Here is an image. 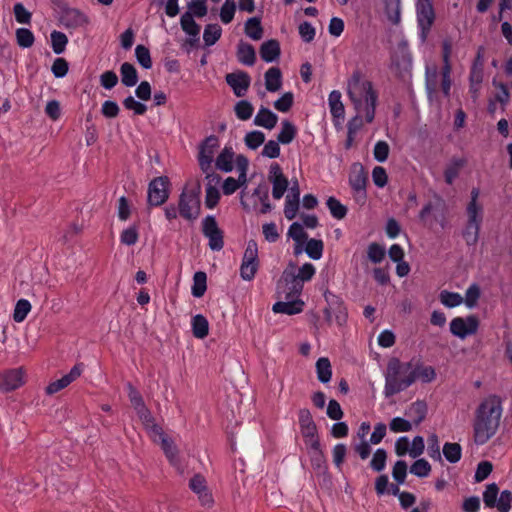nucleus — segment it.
<instances>
[{"label": "nucleus", "mask_w": 512, "mask_h": 512, "mask_svg": "<svg viewBox=\"0 0 512 512\" xmlns=\"http://www.w3.org/2000/svg\"><path fill=\"white\" fill-rule=\"evenodd\" d=\"M346 93L354 110L365 115L366 123L373 122L379 95L374 84L361 70H354L347 79Z\"/></svg>", "instance_id": "nucleus-1"}, {"label": "nucleus", "mask_w": 512, "mask_h": 512, "mask_svg": "<svg viewBox=\"0 0 512 512\" xmlns=\"http://www.w3.org/2000/svg\"><path fill=\"white\" fill-rule=\"evenodd\" d=\"M501 415L502 404L499 397L490 395L481 401L473 423L474 441L477 445L485 444L495 435Z\"/></svg>", "instance_id": "nucleus-2"}, {"label": "nucleus", "mask_w": 512, "mask_h": 512, "mask_svg": "<svg viewBox=\"0 0 512 512\" xmlns=\"http://www.w3.org/2000/svg\"><path fill=\"white\" fill-rule=\"evenodd\" d=\"M414 359L409 362H401L398 358H392L387 364L385 374V397L398 394L415 382L413 375Z\"/></svg>", "instance_id": "nucleus-3"}, {"label": "nucleus", "mask_w": 512, "mask_h": 512, "mask_svg": "<svg viewBox=\"0 0 512 512\" xmlns=\"http://www.w3.org/2000/svg\"><path fill=\"white\" fill-rule=\"evenodd\" d=\"M201 184L198 180L187 182L179 196V214L188 221H193L200 215Z\"/></svg>", "instance_id": "nucleus-4"}, {"label": "nucleus", "mask_w": 512, "mask_h": 512, "mask_svg": "<svg viewBox=\"0 0 512 512\" xmlns=\"http://www.w3.org/2000/svg\"><path fill=\"white\" fill-rule=\"evenodd\" d=\"M240 203L246 211H255L260 214H267L272 210L268 189L265 185H259L255 188L252 195L246 194L244 190L241 191Z\"/></svg>", "instance_id": "nucleus-5"}, {"label": "nucleus", "mask_w": 512, "mask_h": 512, "mask_svg": "<svg viewBox=\"0 0 512 512\" xmlns=\"http://www.w3.org/2000/svg\"><path fill=\"white\" fill-rule=\"evenodd\" d=\"M147 433L154 442L160 443L161 448L170 464L180 473H183V467L178 455V449L173 440L164 433L163 429L158 424L148 429Z\"/></svg>", "instance_id": "nucleus-6"}, {"label": "nucleus", "mask_w": 512, "mask_h": 512, "mask_svg": "<svg viewBox=\"0 0 512 512\" xmlns=\"http://www.w3.org/2000/svg\"><path fill=\"white\" fill-rule=\"evenodd\" d=\"M452 69H448V67H441L440 72L435 65H426L425 77H426V86L429 94H432L437 86V79L440 75V88L445 97L450 96L452 80H451Z\"/></svg>", "instance_id": "nucleus-7"}, {"label": "nucleus", "mask_w": 512, "mask_h": 512, "mask_svg": "<svg viewBox=\"0 0 512 512\" xmlns=\"http://www.w3.org/2000/svg\"><path fill=\"white\" fill-rule=\"evenodd\" d=\"M219 148V140L216 136L207 137L200 145L197 160L199 167L203 173H214L212 171V163L214 162L215 153Z\"/></svg>", "instance_id": "nucleus-8"}, {"label": "nucleus", "mask_w": 512, "mask_h": 512, "mask_svg": "<svg viewBox=\"0 0 512 512\" xmlns=\"http://www.w3.org/2000/svg\"><path fill=\"white\" fill-rule=\"evenodd\" d=\"M170 181L166 176L154 178L148 185L147 201L151 206H160L169 197Z\"/></svg>", "instance_id": "nucleus-9"}, {"label": "nucleus", "mask_w": 512, "mask_h": 512, "mask_svg": "<svg viewBox=\"0 0 512 512\" xmlns=\"http://www.w3.org/2000/svg\"><path fill=\"white\" fill-rule=\"evenodd\" d=\"M259 262H258V246L254 240H250L247 243L246 249L244 251L241 267H240V275L244 280H251L254 278L257 270H258Z\"/></svg>", "instance_id": "nucleus-10"}, {"label": "nucleus", "mask_w": 512, "mask_h": 512, "mask_svg": "<svg viewBox=\"0 0 512 512\" xmlns=\"http://www.w3.org/2000/svg\"><path fill=\"white\" fill-rule=\"evenodd\" d=\"M301 290H290L285 300L277 301L272 307L276 314L294 315L301 313L304 309V301L300 298Z\"/></svg>", "instance_id": "nucleus-11"}, {"label": "nucleus", "mask_w": 512, "mask_h": 512, "mask_svg": "<svg viewBox=\"0 0 512 512\" xmlns=\"http://www.w3.org/2000/svg\"><path fill=\"white\" fill-rule=\"evenodd\" d=\"M418 26L421 30V38L424 41L434 22L435 14L431 0H418L416 3Z\"/></svg>", "instance_id": "nucleus-12"}, {"label": "nucleus", "mask_w": 512, "mask_h": 512, "mask_svg": "<svg viewBox=\"0 0 512 512\" xmlns=\"http://www.w3.org/2000/svg\"><path fill=\"white\" fill-rule=\"evenodd\" d=\"M202 232L209 240L210 249L220 251L223 248V232L218 227L214 216L208 215L202 220Z\"/></svg>", "instance_id": "nucleus-13"}, {"label": "nucleus", "mask_w": 512, "mask_h": 512, "mask_svg": "<svg viewBox=\"0 0 512 512\" xmlns=\"http://www.w3.org/2000/svg\"><path fill=\"white\" fill-rule=\"evenodd\" d=\"M268 180L272 184V196L274 199H281L288 189V179L283 174L278 163H272L269 167Z\"/></svg>", "instance_id": "nucleus-14"}, {"label": "nucleus", "mask_w": 512, "mask_h": 512, "mask_svg": "<svg viewBox=\"0 0 512 512\" xmlns=\"http://www.w3.org/2000/svg\"><path fill=\"white\" fill-rule=\"evenodd\" d=\"M84 371V364L77 363L71 370L63 375L60 379L50 382L46 388L45 393L47 395H53L69 386L72 382L78 379Z\"/></svg>", "instance_id": "nucleus-15"}, {"label": "nucleus", "mask_w": 512, "mask_h": 512, "mask_svg": "<svg viewBox=\"0 0 512 512\" xmlns=\"http://www.w3.org/2000/svg\"><path fill=\"white\" fill-rule=\"evenodd\" d=\"M478 326V320L473 316L467 317L466 319L456 317L450 322V331L454 336L465 339L475 334L478 330Z\"/></svg>", "instance_id": "nucleus-16"}, {"label": "nucleus", "mask_w": 512, "mask_h": 512, "mask_svg": "<svg viewBox=\"0 0 512 512\" xmlns=\"http://www.w3.org/2000/svg\"><path fill=\"white\" fill-rule=\"evenodd\" d=\"M189 488L197 495L200 504L204 507L212 506L213 496L207 486L205 478L200 474H195L189 480Z\"/></svg>", "instance_id": "nucleus-17"}, {"label": "nucleus", "mask_w": 512, "mask_h": 512, "mask_svg": "<svg viewBox=\"0 0 512 512\" xmlns=\"http://www.w3.org/2000/svg\"><path fill=\"white\" fill-rule=\"evenodd\" d=\"M24 384V372L21 368H14L0 373V391L10 392Z\"/></svg>", "instance_id": "nucleus-18"}, {"label": "nucleus", "mask_w": 512, "mask_h": 512, "mask_svg": "<svg viewBox=\"0 0 512 512\" xmlns=\"http://www.w3.org/2000/svg\"><path fill=\"white\" fill-rule=\"evenodd\" d=\"M480 190H471L470 201L466 207L467 222L469 224L481 225L483 221V205L479 202Z\"/></svg>", "instance_id": "nucleus-19"}, {"label": "nucleus", "mask_w": 512, "mask_h": 512, "mask_svg": "<svg viewBox=\"0 0 512 512\" xmlns=\"http://www.w3.org/2000/svg\"><path fill=\"white\" fill-rule=\"evenodd\" d=\"M367 177L361 166H356L350 173L349 184L355 193L358 201H364L366 198Z\"/></svg>", "instance_id": "nucleus-20"}, {"label": "nucleus", "mask_w": 512, "mask_h": 512, "mask_svg": "<svg viewBox=\"0 0 512 512\" xmlns=\"http://www.w3.org/2000/svg\"><path fill=\"white\" fill-rule=\"evenodd\" d=\"M207 184L205 188V205L209 209H213L219 202L220 192L218 184L220 183V176L216 173H208L206 175Z\"/></svg>", "instance_id": "nucleus-21"}, {"label": "nucleus", "mask_w": 512, "mask_h": 512, "mask_svg": "<svg viewBox=\"0 0 512 512\" xmlns=\"http://www.w3.org/2000/svg\"><path fill=\"white\" fill-rule=\"evenodd\" d=\"M226 82L237 97H242L250 86L251 78L245 72L230 73L226 75Z\"/></svg>", "instance_id": "nucleus-22"}, {"label": "nucleus", "mask_w": 512, "mask_h": 512, "mask_svg": "<svg viewBox=\"0 0 512 512\" xmlns=\"http://www.w3.org/2000/svg\"><path fill=\"white\" fill-rule=\"evenodd\" d=\"M61 23L66 28L76 29L88 23V18L77 9H67L62 13Z\"/></svg>", "instance_id": "nucleus-23"}, {"label": "nucleus", "mask_w": 512, "mask_h": 512, "mask_svg": "<svg viewBox=\"0 0 512 512\" xmlns=\"http://www.w3.org/2000/svg\"><path fill=\"white\" fill-rule=\"evenodd\" d=\"M428 407L425 401L416 400L405 411V415L412 424L418 426L426 418Z\"/></svg>", "instance_id": "nucleus-24"}, {"label": "nucleus", "mask_w": 512, "mask_h": 512, "mask_svg": "<svg viewBox=\"0 0 512 512\" xmlns=\"http://www.w3.org/2000/svg\"><path fill=\"white\" fill-rule=\"evenodd\" d=\"M131 404L146 431L150 429L152 426L156 425L155 419L151 414L150 410L145 405L142 396L139 397L138 399H134L133 401H131Z\"/></svg>", "instance_id": "nucleus-25"}, {"label": "nucleus", "mask_w": 512, "mask_h": 512, "mask_svg": "<svg viewBox=\"0 0 512 512\" xmlns=\"http://www.w3.org/2000/svg\"><path fill=\"white\" fill-rule=\"evenodd\" d=\"M278 122V116L266 107H260L255 118L254 124L268 130L275 128Z\"/></svg>", "instance_id": "nucleus-26"}, {"label": "nucleus", "mask_w": 512, "mask_h": 512, "mask_svg": "<svg viewBox=\"0 0 512 512\" xmlns=\"http://www.w3.org/2000/svg\"><path fill=\"white\" fill-rule=\"evenodd\" d=\"M234 157L233 148L225 146L215 159L216 168L226 173L231 172L234 168Z\"/></svg>", "instance_id": "nucleus-27"}, {"label": "nucleus", "mask_w": 512, "mask_h": 512, "mask_svg": "<svg viewBox=\"0 0 512 512\" xmlns=\"http://www.w3.org/2000/svg\"><path fill=\"white\" fill-rule=\"evenodd\" d=\"M287 234L296 243L295 251H294L295 254L298 255V254L302 253L303 246L308 238V235L305 232L303 225L298 222L292 223L288 229Z\"/></svg>", "instance_id": "nucleus-28"}, {"label": "nucleus", "mask_w": 512, "mask_h": 512, "mask_svg": "<svg viewBox=\"0 0 512 512\" xmlns=\"http://www.w3.org/2000/svg\"><path fill=\"white\" fill-rule=\"evenodd\" d=\"M265 88L268 92H277L282 87V73L278 67L269 68L264 74Z\"/></svg>", "instance_id": "nucleus-29"}, {"label": "nucleus", "mask_w": 512, "mask_h": 512, "mask_svg": "<svg viewBox=\"0 0 512 512\" xmlns=\"http://www.w3.org/2000/svg\"><path fill=\"white\" fill-rule=\"evenodd\" d=\"M328 106L331 115L337 119H344L345 108L342 102V95L340 91L333 90L328 96Z\"/></svg>", "instance_id": "nucleus-30"}, {"label": "nucleus", "mask_w": 512, "mask_h": 512, "mask_svg": "<svg viewBox=\"0 0 512 512\" xmlns=\"http://www.w3.org/2000/svg\"><path fill=\"white\" fill-rule=\"evenodd\" d=\"M413 375L415 377V381L419 379L423 383H430L436 377V373L433 367L423 365V363L420 360L415 359L413 366Z\"/></svg>", "instance_id": "nucleus-31"}, {"label": "nucleus", "mask_w": 512, "mask_h": 512, "mask_svg": "<svg viewBox=\"0 0 512 512\" xmlns=\"http://www.w3.org/2000/svg\"><path fill=\"white\" fill-rule=\"evenodd\" d=\"M316 374L317 379L322 384H327L331 381L332 378V366L331 362L327 357H320L316 361Z\"/></svg>", "instance_id": "nucleus-32"}, {"label": "nucleus", "mask_w": 512, "mask_h": 512, "mask_svg": "<svg viewBox=\"0 0 512 512\" xmlns=\"http://www.w3.org/2000/svg\"><path fill=\"white\" fill-rule=\"evenodd\" d=\"M261 58L265 62H273L278 59L280 55V45L276 40H268L261 45L260 48Z\"/></svg>", "instance_id": "nucleus-33"}, {"label": "nucleus", "mask_w": 512, "mask_h": 512, "mask_svg": "<svg viewBox=\"0 0 512 512\" xmlns=\"http://www.w3.org/2000/svg\"><path fill=\"white\" fill-rule=\"evenodd\" d=\"M191 328L194 337L203 339L209 333L208 320L202 314H197L191 319Z\"/></svg>", "instance_id": "nucleus-34"}, {"label": "nucleus", "mask_w": 512, "mask_h": 512, "mask_svg": "<svg viewBox=\"0 0 512 512\" xmlns=\"http://www.w3.org/2000/svg\"><path fill=\"white\" fill-rule=\"evenodd\" d=\"M237 58L242 64L252 66L256 59L253 46L245 42H240L237 48Z\"/></svg>", "instance_id": "nucleus-35"}, {"label": "nucleus", "mask_w": 512, "mask_h": 512, "mask_svg": "<svg viewBox=\"0 0 512 512\" xmlns=\"http://www.w3.org/2000/svg\"><path fill=\"white\" fill-rule=\"evenodd\" d=\"M121 82L126 87H133L138 82V74L136 68L125 62L120 67Z\"/></svg>", "instance_id": "nucleus-36"}, {"label": "nucleus", "mask_w": 512, "mask_h": 512, "mask_svg": "<svg viewBox=\"0 0 512 512\" xmlns=\"http://www.w3.org/2000/svg\"><path fill=\"white\" fill-rule=\"evenodd\" d=\"M442 453L449 463L455 464L459 462L462 457V447L458 443L446 442L443 445Z\"/></svg>", "instance_id": "nucleus-37"}, {"label": "nucleus", "mask_w": 512, "mask_h": 512, "mask_svg": "<svg viewBox=\"0 0 512 512\" xmlns=\"http://www.w3.org/2000/svg\"><path fill=\"white\" fill-rule=\"evenodd\" d=\"M32 309V305L27 299H19L14 307L12 318L16 323L23 322Z\"/></svg>", "instance_id": "nucleus-38"}, {"label": "nucleus", "mask_w": 512, "mask_h": 512, "mask_svg": "<svg viewBox=\"0 0 512 512\" xmlns=\"http://www.w3.org/2000/svg\"><path fill=\"white\" fill-rule=\"evenodd\" d=\"M465 160L462 158H454L450 161L444 171L445 181L448 184H452L457 178L460 169L465 165Z\"/></svg>", "instance_id": "nucleus-39"}, {"label": "nucleus", "mask_w": 512, "mask_h": 512, "mask_svg": "<svg viewBox=\"0 0 512 512\" xmlns=\"http://www.w3.org/2000/svg\"><path fill=\"white\" fill-rule=\"evenodd\" d=\"M323 249V241L319 239L307 240L305 247L303 246V250H305L307 255L313 260H319L322 257Z\"/></svg>", "instance_id": "nucleus-40"}, {"label": "nucleus", "mask_w": 512, "mask_h": 512, "mask_svg": "<svg viewBox=\"0 0 512 512\" xmlns=\"http://www.w3.org/2000/svg\"><path fill=\"white\" fill-rule=\"evenodd\" d=\"M296 134V127L289 121H283L277 141L281 144H289L294 140Z\"/></svg>", "instance_id": "nucleus-41"}, {"label": "nucleus", "mask_w": 512, "mask_h": 512, "mask_svg": "<svg viewBox=\"0 0 512 512\" xmlns=\"http://www.w3.org/2000/svg\"><path fill=\"white\" fill-rule=\"evenodd\" d=\"M436 211L437 207L432 203H428L423 207L419 217L424 225L428 226L429 228H433L434 224L438 222Z\"/></svg>", "instance_id": "nucleus-42"}, {"label": "nucleus", "mask_w": 512, "mask_h": 512, "mask_svg": "<svg viewBox=\"0 0 512 512\" xmlns=\"http://www.w3.org/2000/svg\"><path fill=\"white\" fill-rule=\"evenodd\" d=\"M181 27L189 36L193 37L194 40L197 39L199 32H200V27L194 21L192 15L190 13H185L182 15Z\"/></svg>", "instance_id": "nucleus-43"}, {"label": "nucleus", "mask_w": 512, "mask_h": 512, "mask_svg": "<svg viewBox=\"0 0 512 512\" xmlns=\"http://www.w3.org/2000/svg\"><path fill=\"white\" fill-rule=\"evenodd\" d=\"M499 495V488L496 483H490L483 491V502L486 508H495L497 498Z\"/></svg>", "instance_id": "nucleus-44"}, {"label": "nucleus", "mask_w": 512, "mask_h": 512, "mask_svg": "<svg viewBox=\"0 0 512 512\" xmlns=\"http://www.w3.org/2000/svg\"><path fill=\"white\" fill-rule=\"evenodd\" d=\"M222 29L218 24H209L205 27L203 40L206 46L214 45L221 37Z\"/></svg>", "instance_id": "nucleus-45"}, {"label": "nucleus", "mask_w": 512, "mask_h": 512, "mask_svg": "<svg viewBox=\"0 0 512 512\" xmlns=\"http://www.w3.org/2000/svg\"><path fill=\"white\" fill-rule=\"evenodd\" d=\"M245 33L253 40H260L263 35V29L259 19L250 18L245 23Z\"/></svg>", "instance_id": "nucleus-46"}, {"label": "nucleus", "mask_w": 512, "mask_h": 512, "mask_svg": "<svg viewBox=\"0 0 512 512\" xmlns=\"http://www.w3.org/2000/svg\"><path fill=\"white\" fill-rule=\"evenodd\" d=\"M430 472L431 465L424 458L417 459L410 467V473L419 478L428 477Z\"/></svg>", "instance_id": "nucleus-47"}, {"label": "nucleus", "mask_w": 512, "mask_h": 512, "mask_svg": "<svg viewBox=\"0 0 512 512\" xmlns=\"http://www.w3.org/2000/svg\"><path fill=\"white\" fill-rule=\"evenodd\" d=\"M385 255H386V251L382 245H380L376 242L370 243L368 245L367 257L372 263L377 264V263L382 262L383 259L385 258Z\"/></svg>", "instance_id": "nucleus-48"}, {"label": "nucleus", "mask_w": 512, "mask_h": 512, "mask_svg": "<svg viewBox=\"0 0 512 512\" xmlns=\"http://www.w3.org/2000/svg\"><path fill=\"white\" fill-rule=\"evenodd\" d=\"M481 225L466 223L462 235L467 245H476L479 239Z\"/></svg>", "instance_id": "nucleus-49"}, {"label": "nucleus", "mask_w": 512, "mask_h": 512, "mask_svg": "<svg viewBox=\"0 0 512 512\" xmlns=\"http://www.w3.org/2000/svg\"><path fill=\"white\" fill-rule=\"evenodd\" d=\"M387 452L383 448H378L370 461V467L376 472H381L386 467Z\"/></svg>", "instance_id": "nucleus-50"}, {"label": "nucleus", "mask_w": 512, "mask_h": 512, "mask_svg": "<svg viewBox=\"0 0 512 512\" xmlns=\"http://www.w3.org/2000/svg\"><path fill=\"white\" fill-rule=\"evenodd\" d=\"M455 53L454 44L451 39L447 38L442 41V67L452 69L451 58Z\"/></svg>", "instance_id": "nucleus-51"}, {"label": "nucleus", "mask_w": 512, "mask_h": 512, "mask_svg": "<svg viewBox=\"0 0 512 512\" xmlns=\"http://www.w3.org/2000/svg\"><path fill=\"white\" fill-rule=\"evenodd\" d=\"M68 43L67 36L59 31H53L51 33V45L55 54H61L64 52Z\"/></svg>", "instance_id": "nucleus-52"}, {"label": "nucleus", "mask_w": 512, "mask_h": 512, "mask_svg": "<svg viewBox=\"0 0 512 512\" xmlns=\"http://www.w3.org/2000/svg\"><path fill=\"white\" fill-rule=\"evenodd\" d=\"M139 238V231L137 226L131 225L124 229L120 234V242L127 246H132L137 243Z\"/></svg>", "instance_id": "nucleus-53"}, {"label": "nucleus", "mask_w": 512, "mask_h": 512, "mask_svg": "<svg viewBox=\"0 0 512 512\" xmlns=\"http://www.w3.org/2000/svg\"><path fill=\"white\" fill-rule=\"evenodd\" d=\"M440 300L448 308H454L463 303V297L459 293L449 292L448 290L441 292Z\"/></svg>", "instance_id": "nucleus-54"}, {"label": "nucleus", "mask_w": 512, "mask_h": 512, "mask_svg": "<svg viewBox=\"0 0 512 512\" xmlns=\"http://www.w3.org/2000/svg\"><path fill=\"white\" fill-rule=\"evenodd\" d=\"M327 207L329 208L330 210V213L332 214V216L336 219H342L346 216L347 214V209L346 207L339 201L337 200L336 198L334 197H329L327 199Z\"/></svg>", "instance_id": "nucleus-55"}, {"label": "nucleus", "mask_w": 512, "mask_h": 512, "mask_svg": "<svg viewBox=\"0 0 512 512\" xmlns=\"http://www.w3.org/2000/svg\"><path fill=\"white\" fill-rule=\"evenodd\" d=\"M412 428L411 421L402 417H394L389 423V429L394 433L409 432Z\"/></svg>", "instance_id": "nucleus-56"}, {"label": "nucleus", "mask_w": 512, "mask_h": 512, "mask_svg": "<svg viewBox=\"0 0 512 512\" xmlns=\"http://www.w3.org/2000/svg\"><path fill=\"white\" fill-rule=\"evenodd\" d=\"M244 141L248 148L255 150L264 143L265 135L261 131L254 130V131L248 132L245 135Z\"/></svg>", "instance_id": "nucleus-57"}, {"label": "nucleus", "mask_w": 512, "mask_h": 512, "mask_svg": "<svg viewBox=\"0 0 512 512\" xmlns=\"http://www.w3.org/2000/svg\"><path fill=\"white\" fill-rule=\"evenodd\" d=\"M254 108L252 104L246 100H241L235 105V114L240 120H248L253 114Z\"/></svg>", "instance_id": "nucleus-58"}, {"label": "nucleus", "mask_w": 512, "mask_h": 512, "mask_svg": "<svg viewBox=\"0 0 512 512\" xmlns=\"http://www.w3.org/2000/svg\"><path fill=\"white\" fill-rule=\"evenodd\" d=\"M123 106L125 109L133 111L135 115H144L147 111V106L137 101L133 96H128L123 100Z\"/></svg>", "instance_id": "nucleus-59"}, {"label": "nucleus", "mask_w": 512, "mask_h": 512, "mask_svg": "<svg viewBox=\"0 0 512 512\" xmlns=\"http://www.w3.org/2000/svg\"><path fill=\"white\" fill-rule=\"evenodd\" d=\"M392 477L397 484H404L407 477V463L404 460L395 462L392 468Z\"/></svg>", "instance_id": "nucleus-60"}, {"label": "nucleus", "mask_w": 512, "mask_h": 512, "mask_svg": "<svg viewBox=\"0 0 512 512\" xmlns=\"http://www.w3.org/2000/svg\"><path fill=\"white\" fill-rule=\"evenodd\" d=\"M315 274V267L311 263L302 265L297 274L294 276V281L297 284L309 281Z\"/></svg>", "instance_id": "nucleus-61"}, {"label": "nucleus", "mask_w": 512, "mask_h": 512, "mask_svg": "<svg viewBox=\"0 0 512 512\" xmlns=\"http://www.w3.org/2000/svg\"><path fill=\"white\" fill-rule=\"evenodd\" d=\"M236 11V4L234 0H225L221 7L220 19L224 24L230 23Z\"/></svg>", "instance_id": "nucleus-62"}, {"label": "nucleus", "mask_w": 512, "mask_h": 512, "mask_svg": "<svg viewBox=\"0 0 512 512\" xmlns=\"http://www.w3.org/2000/svg\"><path fill=\"white\" fill-rule=\"evenodd\" d=\"M17 43L20 47L29 48L34 43L33 33L26 28H19L16 31Z\"/></svg>", "instance_id": "nucleus-63"}, {"label": "nucleus", "mask_w": 512, "mask_h": 512, "mask_svg": "<svg viewBox=\"0 0 512 512\" xmlns=\"http://www.w3.org/2000/svg\"><path fill=\"white\" fill-rule=\"evenodd\" d=\"M294 102V95L292 92L284 93L279 99L274 102V108L282 113L288 112Z\"/></svg>", "instance_id": "nucleus-64"}]
</instances>
